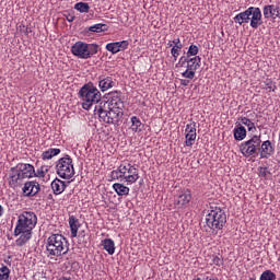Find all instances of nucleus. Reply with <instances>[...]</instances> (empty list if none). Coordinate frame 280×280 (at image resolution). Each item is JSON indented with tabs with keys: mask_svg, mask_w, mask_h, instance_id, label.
Segmentation results:
<instances>
[{
	"mask_svg": "<svg viewBox=\"0 0 280 280\" xmlns=\"http://www.w3.org/2000/svg\"><path fill=\"white\" fill-rule=\"evenodd\" d=\"M38 224V217L32 211H23L18 217V222L14 229L15 237H20L15 241L16 246H25V244L32 240V231L36 229Z\"/></svg>",
	"mask_w": 280,
	"mask_h": 280,
	"instance_id": "nucleus-1",
	"label": "nucleus"
},
{
	"mask_svg": "<svg viewBox=\"0 0 280 280\" xmlns=\"http://www.w3.org/2000/svg\"><path fill=\"white\" fill-rule=\"evenodd\" d=\"M46 253L50 259L69 253V241L62 234H51L46 242Z\"/></svg>",
	"mask_w": 280,
	"mask_h": 280,
	"instance_id": "nucleus-2",
	"label": "nucleus"
},
{
	"mask_svg": "<svg viewBox=\"0 0 280 280\" xmlns=\"http://www.w3.org/2000/svg\"><path fill=\"white\" fill-rule=\"evenodd\" d=\"M79 97L82 101V108L84 110H91L95 104L102 102V92L90 82L80 89Z\"/></svg>",
	"mask_w": 280,
	"mask_h": 280,
	"instance_id": "nucleus-3",
	"label": "nucleus"
},
{
	"mask_svg": "<svg viewBox=\"0 0 280 280\" xmlns=\"http://www.w3.org/2000/svg\"><path fill=\"white\" fill-rule=\"evenodd\" d=\"M34 165L28 163H19L10 170L9 185L13 188L19 187L25 178H34Z\"/></svg>",
	"mask_w": 280,
	"mask_h": 280,
	"instance_id": "nucleus-4",
	"label": "nucleus"
},
{
	"mask_svg": "<svg viewBox=\"0 0 280 280\" xmlns=\"http://www.w3.org/2000/svg\"><path fill=\"white\" fill-rule=\"evenodd\" d=\"M206 224L211 231H222L226 224V213L218 206H210L206 214Z\"/></svg>",
	"mask_w": 280,
	"mask_h": 280,
	"instance_id": "nucleus-5",
	"label": "nucleus"
},
{
	"mask_svg": "<svg viewBox=\"0 0 280 280\" xmlns=\"http://www.w3.org/2000/svg\"><path fill=\"white\" fill-rule=\"evenodd\" d=\"M234 22L238 25H244V23H249L253 30H257L261 25V9L257 7H249L244 12H241L234 16Z\"/></svg>",
	"mask_w": 280,
	"mask_h": 280,
	"instance_id": "nucleus-6",
	"label": "nucleus"
},
{
	"mask_svg": "<svg viewBox=\"0 0 280 280\" xmlns=\"http://www.w3.org/2000/svg\"><path fill=\"white\" fill-rule=\"evenodd\" d=\"M112 176L117 180L127 183V185H135L139 180V170L130 163H122L116 171L112 172Z\"/></svg>",
	"mask_w": 280,
	"mask_h": 280,
	"instance_id": "nucleus-7",
	"label": "nucleus"
},
{
	"mask_svg": "<svg viewBox=\"0 0 280 280\" xmlns=\"http://www.w3.org/2000/svg\"><path fill=\"white\" fill-rule=\"evenodd\" d=\"M56 174L63 180H71L75 176V168L73 167V159L66 155L56 162Z\"/></svg>",
	"mask_w": 280,
	"mask_h": 280,
	"instance_id": "nucleus-8",
	"label": "nucleus"
},
{
	"mask_svg": "<svg viewBox=\"0 0 280 280\" xmlns=\"http://www.w3.org/2000/svg\"><path fill=\"white\" fill-rule=\"evenodd\" d=\"M261 145V136H253L249 140L240 144V152L248 159L250 156H257L259 154V148Z\"/></svg>",
	"mask_w": 280,
	"mask_h": 280,
	"instance_id": "nucleus-9",
	"label": "nucleus"
},
{
	"mask_svg": "<svg viewBox=\"0 0 280 280\" xmlns=\"http://www.w3.org/2000/svg\"><path fill=\"white\" fill-rule=\"evenodd\" d=\"M71 52L73 56H77V58H81V60H89L91 56H94V54H97V48L84 42H77L71 47Z\"/></svg>",
	"mask_w": 280,
	"mask_h": 280,
	"instance_id": "nucleus-10",
	"label": "nucleus"
},
{
	"mask_svg": "<svg viewBox=\"0 0 280 280\" xmlns=\"http://www.w3.org/2000/svg\"><path fill=\"white\" fill-rule=\"evenodd\" d=\"M173 198L175 209H185L191 202V190L189 188H180Z\"/></svg>",
	"mask_w": 280,
	"mask_h": 280,
	"instance_id": "nucleus-11",
	"label": "nucleus"
},
{
	"mask_svg": "<svg viewBox=\"0 0 280 280\" xmlns=\"http://www.w3.org/2000/svg\"><path fill=\"white\" fill-rule=\"evenodd\" d=\"M202 65V58L200 56L188 57V63L186 70L182 73V78L186 80H194L196 78V71Z\"/></svg>",
	"mask_w": 280,
	"mask_h": 280,
	"instance_id": "nucleus-12",
	"label": "nucleus"
},
{
	"mask_svg": "<svg viewBox=\"0 0 280 280\" xmlns=\"http://www.w3.org/2000/svg\"><path fill=\"white\" fill-rule=\"evenodd\" d=\"M106 103V108L112 110H124V101H121V93L118 91L110 92L108 102Z\"/></svg>",
	"mask_w": 280,
	"mask_h": 280,
	"instance_id": "nucleus-13",
	"label": "nucleus"
},
{
	"mask_svg": "<svg viewBox=\"0 0 280 280\" xmlns=\"http://www.w3.org/2000/svg\"><path fill=\"white\" fill-rule=\"evenodd\" d=\"M198 133L196 132V121H191L186 125L185 128V145L191 148L196 143Z\"/></svg>",
	"mask_w": 280,
	"mask_h": 280,
	"instance_id": "nucleus-14",
	"label": "nucleus"
},
{
	"mask_svg": "<svg viewBox=\"0 0 280 280\" xmlns=\"http://www.w3.org/2000/svg\"><path fill=\"white\" fill-rule=\"evenodd\" d=\"M95 115H98L100 121H103L104 124H113V119L110 118V112L106 107V102H101L98 105L94 108Z\"/></svg>",
	"mask_w": 280,
	"mask_h": 280,
	"instance_id": "nucleus-15",
	"label": "nucleus"
},
{
	"mask_svg": "<svg viewBox=\"0 0 280 280\" xmlns=\"http://www.w3.org/2000/svg\"><path fill=\"white\" fill-rule=\"evenodd\" d=\"M262 14L265 19L277 21V19H280V7L277 4H267L262 8Z\"/></svg>",
	"mask_w": 280,
	"mask_h": 280,
	"instance_id": "nucleus-16",
	"label": "nucleus"
},
{
	"mask_svg": "<svg viewBox=\"0 0 280 280\" xmlns=\"http://www.w3.org/2000/svg\"><path fill=\"white\" fill-rule=\"evenodd\" d=\"M258 152L260 159H270L275 154V147H272V142L270 140H266L260 143Z\"/></svg>",
	"mask_w": 280,
	"mask_h": 280,
	"instance_id": "nucleus-17",
	"label": "nucleus"
},
{
	"mask_svg": "<svg viewBox=\"0 0 280 280\" xmlns=\"http://www.w3.org/2000/svg\"><path fill=\"white\" fill-rule=\"evenodd\" d=\"M130 43L128 40H122V42H114V43H108L105 46V49L109 51L110 54H119V51H126L128 49V46Z\"/></svg>",
	"mask_w": 280,
	"mask_h": 280,
	"instance_id": "nucleus-18",
	"label": "nucleus"
},
{
	"mask_svg": "<svg viewBox=\"0 0 280 280\" xmlns=\"http://www.w3.org/2000/svg\"><path fill=\"white\" fill-rule=\"evenodd\" d=\"M40 191V184L36 180L26 182L23 187V194L27 198L36 196Z\"/></svg>",
	"mask_w": 280,
	"mask_h": 280,
	"instance_id": "nucleus-19",
	"label": "nucleus"
},
{
	"mask_svg": "<svg viewBox=\"0 0 280 280\" xmlns=\"http://www.w3.org/2000/svg\"><path fill=\"white\" fill-rule=\"evenodd\" d=\"M113 86H115V81L112 77H98V89L102 91V93H106V91L113 89Z\"/></svg>",
	"mask_w": 280,
	"mask_h": 280,
	"instance_id": "nucleus-20",
	"label": "nucleus"
},
{
	"mask_svg": "<svg viewBox=\"0 0 280 280\" xmlns=\"http://www.w3.org/2000/svg\"><path fill=\"white\" fill-rule=\"evenodd\" d=\"M69 226H70V237H78V231H80V219L75 218V215H70L68 219Z\"/></svg>",
	"mask_w": 280,
	"mask_h": 280,
	"instance_id": "nucleus-21",
	"label": "nucleus"
},
{
	"mask_svg": "<svg viewBox=\"0 0 280 280\" xmlns=\"http://www.w3.org/2000/svg\"><path fill=\"white\" fill-rule=\"evenodd\" d=\"M34 178H40L44 183L49 180V166L42 165L39 168H34Z\"/></svg>",
	"mask_w": 280,
	"mask_h": 280,
	"instance_id": "nucleus-22",
	"label": "nucleus"
},
{
	"mask_svg": "<svg viewBox=\"0 0 280 280\" xmlns=\"http://www.w3.org/2000/svg\"><path fill=\"white\" fill-rule=\"evenodd\" d=\"M50 187H51L52 194H55V196H60V194H62L65 191V189H67V184L65 182H62L60 178H55L51 182Z\"/></svg>",
	"mask_w": 280,
	"mask_h": 280,
	"instance_id": "nucleus-23",
	"label": "nucleus"
},
{
	"mask_svg": "<svg viewBox=\"0 0 280 280\" xmlns=\"http://www.w3.org/2000/svg\"><path fill=\"white\" fill-rule=\"evenodd\" d=\"M130 124L129 130H131V132H142L143 128H145V125H143L141 119L137 116H131Z\"/></svg>",
	"mask_w": 280,
	"mask_h": 280,
	"instance_id": "nucleus-24",
	"label": "nucleus"
},
{
	"mask_svg": "<svg viewBox=\"0 0 280 280\" xmlns=\"http://www.w3.org/2000/svg\"><path fill=\"white\" fill-rule=\"evenodd\" d=\"M113 189L117 196H128L130 194V188L124 184L115 183Z\"/></svg>",
	"mask_w": 280,
	"mask_h": 280,
	"instance_id": "nucleus-25",
	"label": "nucleus"
},
{
	"mask_svg": "<svg viewBox=\"0 0 280 280\" xmlns=\"http://www.w3.org/2000/svg\"><path fill=\"white\" fill-rule=\"evenodd\" d=\"M107 110H109V118H112V125L119 124L121 117H124V110L110 108H107Z\"/></svg>",
	"mask_w": 280,
	"mask_h": 280,
	"instance_id": "nucleus-26",
	"label": "nucleus"
},
{
	"mask_svg": "<svg viewBox=\"0 0 280 280\" xmlns=\"http://www.w3.org/2000/svg\"><path fill=\"white\" fill-rule=\"evenodd\" d=\"M60 154V149L50 148L42 153V161H51L54 156Z\"/></svg>",
	"mask_w": 280,
	"mask_h": 280,
	"instance_id": "nucleus-27",
	"label": "nucleus"
},
{
	"mask_svg": "<svg viewBox=\"0 0 280 280\" xmlns=\"http://www.w3.org/2000/svg\"><path fill=\"white\" fill-rule=\"evenodd\" d=\"M102 246L108 255H115V241L112 238H105L102 241Z\"/></svg>",
	"mask_w": 280,
	"mask_h": 280,
	"instance_id": "nucleus-28",
	"label": "nucleus"
},
{
	"mask_svg": "<svg viewBox=\"0 0 280 280\" xmlns=\"http://www.w3.org/2000/svg\"><path fill=\"white\" fill-rule=\"evenodd\" d=\"M210 266H224V258L220 254H213L207 259Z\"/></svg>",
	"mask_w": 280,
	"mask_h": 280,
	"instance_id": "nucleus-29",
	"label": "nucleus"
},
{
	"mask_svg": "<svg viewBox=\"0 0 280 280\" xmlns=\"http://www.w3.org/2000/svg\"><path fill=\"white\" fill-rule=\"evenodd\" d=\"M233 132L235 141H244L246 139V128L244 126L235 127Z\"/></svg>",
	"mask_w": 280,
	"mask_h": 280,
	"instance_id": "nucleus-30",
	"label": "nucleus"
},
{
	"mask_svg": "<svg viewBox=\"0 0 280 280\" xmlns=\"http://www.w3.org/2000/svg\"><path fill=\"white\" fill-rule=\"evenodd\" d=\"M240 121H241V124H243V126L247 127L248 132H256L257 131V127H255V122H253L250 119H248L246 117H241Z\"/></svg>",
	"mask_w": 280,
	"mask_h": 280,
	"instance_id": "nucleus-31",
	"label": "nucleus"
},
{
	"mask_svg": "<svg viewBox=\"0 0 280 280\" xmlns=\"http://www.w3.org/2000/svg\"><path fill=\"white\" fill-rule=\"evenodd\" d=\"M74 10H78V12H81L82 14H86V12L91 10V7L86 2H78L74 4Z\"/></svg>",
	"mask_w": 280,
	"mask_h": 280,
	"instance_id": "nucleus-32",
	"label": "nucleus"
},
{
	"mask_svg": "<svg viewBox=\"0 0 280 280\" xmlns=\"http://www.w3.org/2000/svg\"><path fill=\"white\" fill-rule=\"evenodd\" d=\"M199 51H200V48H198L197 45L191 44V45L188 47V50H187V52H186V56H187L188 58H196V56H198Z\"/></svg>",
	"mask_w": 280,
	"mask_h": 280,
	"instance_id": "nucleus-33",
	"label": "nucleus"
},
{
	"mask_svg": "<svg viewBox=\"0 0 280 280\" xmlns=\"http://www.w3.org/2000/svg\"><path fill=\"white\" fill-rule=\"evenodd\" d=\"M11 270L8 266L3 265L0 268V280H10Z\"/></svg>",
	"mask_w": 280,
	"mask_h": 280,
	"instance_id": "nucleus-34",
	"label": "nucleus"
},
{
	"mask_svg": "<svg viewBox=\"0 0 280 280\" xmlns=\"http://www.w3.org/2000/svg\"><path fill=\"white\" fill-rule=\"evenodd\" d=\"M260 280H277V275L272 270H266L260 275Z\"/></svg>",
	"mask_w": 280,
	"mask_h": 280,
	"instance_id": "nucleus-35",
	"label": "nucleus"
},
{
	"mask_svg": "<svg viewBox=\"0 0 280 280\" xmlns=\"http://www.w3.org/2000/svg\"><path fill=\"white\" fill-rule=\"evenodd\" d=\"M180 51H183V47L173 46L171 49V56L174 59V62L178 60V56H180Z\"/></svg>",
	"mask_w": 280,
	"mask_h": 280,
	"instance_id": "nucleus-36",
	"label": "nucleus"
},
{
	"mask_svg": "<svg viewBox=\"0 0 280 280\" xmlns=\"http://www.w3.org/2000/svg\"><path fill=\"white\" fill-rule=\"evenodd\" d=\"M104 27H106V24H94L89 27V32L100 34V32H104Z\"/></svg>",
	"mask_w": 280,
	"mask_h": 280,
	"instance_id": "nucleus-37",
	"label": "nucleus"
},
{
	"mask_svg": "<svg viewBox=\"0 0 280 280\" xmlns=\"http://www.w3.org/2000/svg\"><path fill=\"white\" fill-rule=\"evenodd\" d=\"M18 32H20V34H24L25 36H30V34H32V28L25 26V24H20L18 26Z\"/></svg>",
	"mask_w": 280,
	"mask_h": 280,
	"instance_id": "nucleus-38",
	"label": "nucleus"
},
{
	"mask_svg": "<svg viewBox=\"0 0 280 280\" xmlns=\"http://www.w3.org/2000/svg\"><path fill=\"white\" fill-rule=\"evenodd\" d=\"M258 176L260 178H268L270 176V171H268V167L260 166L258 168Z\"/></svg>",
	"mask_w": 280,
	"mask_h": 280,
	"instance_id": "nucleus-39",
	"label": "nucleus"
},
{
	"mask_svg": "<svg viewBox=\"0 0 280 280\" xmlns=\"http://www.w3.org/2000/svg\"><path fill=\"white\" fill-rule=\"evenodd\" d=\"M189 57L186 56H182L178 60V62L176 63V67H185V65L188 63Z\"/></svg>",
	"mask_w": 280,
	"mask_h": 280,
	"instance_id": "nucleus-40",
	"label": "nucleus"
},
{
	"mask_svg": "<svg viewBox=\"0 0 280 280\" xmlns=\"http://www.w3.org/2000/svg\"><path fill=\"white\" fill-rule=\"evenodd\" d=\"M265 89L269 93H272V91H275V89H277V86H275V83H272V81H267Z\"/></svg>",
	"mask_w": 280,
	"mask_h": 280,
	"instance_id": "nucleus-41",
	"label": "nucleus"
},
{
	"mask_svg": "<svg viewBox=\"0 0 280 280\" xmlns=\"http://www.w3.org/2000/svg\"><path fill=\"white\" fill-rule=\"evenodd\" d=\"M173 47H183V43H180V38H175L172 40Z\"/></svg>",
	"mask_w": 280,
	"mask_h": 280,
	"instance_id": "nucleus-42",
	"label": "nucleus"
},
{
	"mask_svg": "<svg viewBox=\"0 0 280 280\" xmlns=\"http://www.w3.org/2000/svg\"><path fill=\"white\" fill-rule=\"evenodd\" d=\"M180 84L182 86H189V80L182 79Z\"/></svg>",
	"mask_w": 280,
	"mask_h": 280,
	"instance_id": "nucleus-43",
	"label": "nucleus"
},
{
	"mask_svg": "<svg viewBox=\"0 0 280 280\" xmlns=\"http://www.w3.org/2000/svg\"><path fill=\"white\" fill-rule=\"evenodd\" d=\"M58 280H73L70 276H61Z\"/></svg>",
	"mask_w": 280,
	"mask_h": 280,
	"instance_id": "nucleus-44",
	"label": "nucleus"
},
{
	"mask_svg": "<svg viewBox=\"0 0 280 280\" xmlns=\"http://www.w3.org/2000/svg\"><path fill=\"white\" fill-rule=\"evenodd\" d=\"M205 277H211V276H209V275H205V276H203V278H199V277H197V278H194L192 280H205Z\"/></svg>",
	"mask_w": 280,
	"mask_h": 280,
	"instance_id": "nucleus-45",
	"label": "nucleus"
},
{
	"mask_svg": "<svg viewBox=\"0 0 280 280\" xmlns=\"http://www.w3.org/2000/svg\"><path fill=\"white\" fill-rule=\"evenodd\" d=\"M3 215V206L0 205V218Z\"/></svg>",
	"mask_w": 280,
	"mask_h": 280,
	"instance_id": "nucleus-46",
	"label": "nucleus"
},
{
	"mask_svg": "<svg viewBox=\"0 0 280 280\" xmlns=\"http://www.w3.org/2000/svg\"><path fill=\"white\" fill-rule=\"evenodd\" d=\"M167 46H168V47H174V44H173L172 42H168V43H167Z\"/></svg>",
	"mask_w": 280,
	"mask_h": 280,
	"instance_id": "nucleus-47",
	"label": "nucleus"
}]
</instances>
